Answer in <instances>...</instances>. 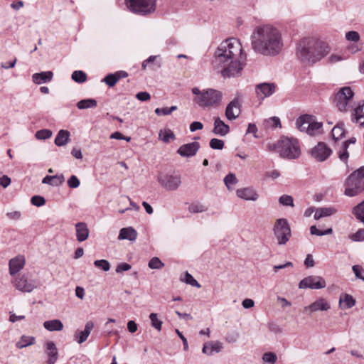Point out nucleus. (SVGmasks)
<instances>
[{
  "label": "nucleus",
  "instance_id": "obj_46",
  "mask_svg": "<svg viewBox=\"0 0 364 364\" xmlns=\"http://www.w3.org/2000/svg\"><path fill=\"white\" fill-rule=\"evenodd\" d=\"M333 232L332 228H328L326 230H319L316 225H311L310 227V232L311 235H317V236H323L326 235H330Z\"/></svg>",
  "mask_w": 364,
  "mask_h": 364
},
{
  "label": "nucleus",
  "instance_id": "obj_27",
  "mask_svg": "<svg viewBox=\"0 0 364 364\" xmlns=\"http://www.w3.org/2000/svg\"><path fill=\"white\" fill-rule=\"evenodd\" d=\"M53 73L51 71L41 72L40 73H35L33 75L32 78L34 83L40 85L46 83L52 80Z\"/></svg>",
  "mask_w": 364,
  "mask_h": 364
},
{
  "label": "nucleus",
  "instance_id": "obj_13",
  "mask_svg": "<svg viewBox=\"0 0 364 364\" xmlns=\"http://www.w3.org/2000/svg\"><path fill=\"white\" fill-rule=\"evenodd\" d=\"M326 286L323 278L319 276H309L304 278L299 284V289H320Z\"/></svg>",
  "mask_w": 364,
  "mask_h": 364
},
{
  "label": "nucleus",
  "instance_id": "obj_58",
  "mask_svg": "<svg viewBox=\"0 0 364 364\" xmlns=\"http://www.w3.org/2000/svg\"><path fill=\"white\" fill-rule=\"evenodd\" d=\"M6 216L10 220H18L21 218V213L18 210H14L7 213Z\"/></svg>",
  "mask_w": 364,
  "mask_h": 364
},
{
  "label": "nucleus",
  "instance_id": "obj_37",
  "mask_svg": "<svg viewBox=\"0 0 364 364\" xmlns=\"http://www.w3.org/2000/svg\"><path fill=\"white\" fill-rule=\"evenodd\" d=\"M364 101L359 102L358 105L354 109L353 113V121L359 122L361 118L364 117L363 111Z\"/></svg>",
  "mask_w": 364,
  "mask_h": 364
},
{
  "label": "nucleus",
  "instance_id": "obj_2",
  "mask_svg": "<svg viewBox=\"0 0 364 364\" xmlns=\"http://www.w3.org/2000/svg\"><path fill=\"white\" fill-rule=\"evenodd\" d=\"M251 46L257 53L268 57L277 56L284 46L282 33L272 25L257 26L251 35Z\"/></svg>",
  "mask_w": 364,
  "mask_h": 364
},
{
  "label": "nucleus",
  "instance_id": "obj_40",
  "mask_svg": "<svg viewBox=\"0 0 364 364\" xmlns=\"http://www.w3.org/2000/svg\"><path fill=\"white\" fill-rule=\"evenodd\" d=\"M181 280L192 287L200 288L201 285L194 279V277L189 274L188 272H186L184 274V277L181 278Z\"/></svg>",
  "mask_w": 364,
  "mask_h": 364
},
{
  "label": "nucleus",
  "instance_id": "obj_20",
  "mask_svg": "<svg viewBox=\"0 0 364 364\" xmlns=\"http://www.w3.org/2000/svg\"><path fill=\"white\" fill-rule=\"evenodd\" d=\"M128 76V73L126 71L119 70L114 73L107 75L102 80V82L106 83L109 87H114L117 82L122 78H125Z\"/></svg>",
  "mask_w": 364,
  "mask_h": 364
},
{
  "label": "nucleus",
  "instance_id": "obj_21",
  "mask_svg": "<svg viewBox=\"0 0 364 364\" xmlns=\"http://www.w3.org/2000/svg\"><path fill=\"white\" fill-rule=\"evenodd\" d=\"M236 194L237 197L246 200L255 201L259 198L257 191L251 187L237 189Z\"/></svg>",
  "mask_w": 364,
  "mask_h": 364
},
{
  "label": "nucleus",
  "instance_id": "obj_39",
  "mask_svg": "<svg viewBox=\"0 0 364 364\" xmlns=\"http://www.w3.org/2000/svg\"><path fill=\"white\" fill-rule=\"evenodd\" d=\"M237 181L235 174L232 173H228L224 178V183L228 190L232 189L233 186L237 183Z\"/></svg>",
  "mask_w": 364,
  "mask_h": 364
},
{
  "label": "nucleus",
  "instance_id": "obj_50",
  "mask_svg": "<svg viewBox=\"0 0 364 364\" xmlns=\"http://www.w3.org/2000/svg\"><path fill=\"white\" fill-rule=\"evenodd\" d=\"M279 202L282 205L285 206H294V200L291 196L283 195L279 197Z\"/></svg>",
  "mask_w": 364,
  "mask_h": 364
},
{
  "label": "nucleus",
  "instance_id": "obj_36",
  "mask_svg": "<svg viewBox=\"0 0 364 364\" xmlns=\"http://www.w3.org/2000/svg\"><path fill=\"white\" fill-rule=\"evenodd\" d=\"M97 102L95 99H84L77 103V107L80 109L96 107Z\"/></svg>",
  "mask_w": 364,
  "mask_h": 364
},
{
  "label": "nucleus",
  "instance_id": "obj_33",
  "mask_svg": "<svg viewBox=\"0 0 364 364\" xmlns=\"http://www.w3.org/2000/svg\"><path fill=\"white\" fill-rule=\"evenodd\" d=\"M70 137V133L68 131L61 129L58 132L55 139V144L58 146H62L68 143Z\"/></svg>",
  "mask_w": 364,
  "mask_h": 364
},
{
  "label": "nucleus",
  "instance_id": "obj_18",
  "mask_svg": "<svg viewBox=\"0 0 364 364\" xmlns=\"http://www.w3.org/2000/svg\"><path fill=\"white\" fill-rule=\"evenodd\" d=\"M255 92L259 100L269 97L275 92V86L272 83H261L256 86Z\"/></svg>",
  "mask_w": 364,
  "mask_h": 364
},
{
  "label": "nucleus",
  "instance_id": "obj_45",
  "mask_svg": "<svg viewBox=\"0 0 364 364\" xmlns=\"http://www.w3.org/2000/svg\"><path fill=\"white\" fill-rule=\"evenodd\" d=\"M148 266L150 269H159L164 266V264L159 257H154L149 260Z\"/></svg>",
  "mask_w": 364,
  "mask_h": 364
},
{
  "label": "nucleus",
  "instance_id": "obj_4",
  "mask_svg": "<svg viewBox=\"0 0 364 364\" xmlns=\"http://www.w3.org/2000/svg\"><path fill=\"white\" fill-rule=\"evenodd\" d=\"M267 149L270 151L278 152L282 158L295 159L301 155V149L297 139L282 136L276 143H269Z\"/></svg>",
  "mask_w": 364,
  "mask_h": 364
},
{
  "label": "nucleus",
  "instance_id": "obj_42",
  "mask_svg": "<svg viewBox=\"0 0 364 364\" xmlns=\"http://www.w3.org/2000/svg\"><path fill=\"white\" fill-rule=\"evenodd\" d=\"M159 138L164 142L168 143L175 139V134L171 129H165L159 134Z\"/></svg>",
  "mask_w": 364,
  "mask_h": 364
},
{
  "label": "nucleus",
  "instance_id": "obj_15",
  "mask_svg": "<svg viewBox=\"0 0 364 364\" xmlns=\"http://www.w3.org/2000/svg\"><path fill=\"white\" fill-rule=\"evenodd\" d=\"M241 102L238 97L234 98L225 108V115L230 121L236 119L241 113Z\"/></svg>",
  "mask_w": 364,
  "mask_h": 364
},
{
  "label": "nucleus",
  "instance_id": "obj_19",
  "mask_svg": "<svg viewBox=\"0 0 364 364\" xmlns=\"http://www.w3.org/2000/svg\"><path fill=\"white\" fill-rule=\"evenodd\" d=\"M26 259L24 256L18 255L9 260V274L11 276L19 272L25 266Z\"/></svg>",
  "mask_w": 364,
  "mask_h": 364
},
{
  "label": "nucleus",
  "instance_id": "obj_29",
  "mask_svg": "<svg viewBox=\"0 0 364 364\" xmlns=\"http://www.w3.org/2000/svg\"><path fill=\"white\" fill-rule=\"evenodd\" d=\"M356 141V139L355 137H351L348 140L345 141L343 142L342 146L341 148V150L338 153V157L341 161L346 162L349 154L348 152V147L350 144H355Z\"/></svg>",
  "mask_w": 364,
  "mask_h": 364
},
{
  "label": "nucleus",
  "instance_id": "obj_55",
  "mask_svg": "<svg viewBox=\"0 0 364 364\" xmlns=\"http://www.w3.org/2000/svg\"><path fill=\"white\" fill-rule=\"evenodd\" d=\"M80 180L77 178L76 176H72L68 180V185L71 188H76L80 186Z\"/></svg>",
  "mask_w": 364,
  "mask_h": 364
},
{
  "label": "nucleus",
  "instance_id": "obj_28",
  "mask_svg": "<svg viewBox=\"0 0 364 364\" xmlns=\"http://www.w3.org/2000/svg\"><path fill=\"white\" fill-rule=\"evenodd\" d=\"M93 327H94V323L92 321H87L85 323L84 330L80 331L76 336L77 341L79 344L84 343L87 339Z\"/></svg>",
  "mask_w": 364,
  "mask_h": 364
},
{
  "label": "nucleus",
  "instance_id": "obj_52",
  "mask_svg": "<svg viewBox=\"0 0 364 364\" xmlns=\"http://www.w3.org/2000/svg\"><path fill=\"white\" fill-rule=\"evenodd\" d=\"M31 203L33 205L41 207L46 204V200L43 196H34L31 198Z\"/></svg>",
  "mask_w": 364,
  "mask_h": 364
},
{
  "label": "nucleus",
  "instance_id": "obj_41",
  "mask_svg": "<svg viewBox=\"0 0 364 364\" xmlns=\"http://www.w3.org/2000/svg\"><path fill=\"white\" fill-rule=\"evenodd\" d=\"M72 80L78 83H82L86 81L87 75L82 70H75L72 73Z\"/></svg>",
  "mask_w": 364,
  "mask_h": 364
},
{
  "label": "nucleus",
  "instance_id": "obj_25",
  "mask_svg": "<svg viewBox=\"0 0 364 364\" xmlns=\"http://www.w3.org/2000/svg\"><path fill=\"white\" fill-rule=\"evenodd\" d=\"M223 348V344L220 341L208 342L204 343L202 352L211 355L214 352L219 353Z\"/></svg>",
  "mask_w": 364,
  "mask_h": 364
},
{
  "label": "nucleus",
  "instance_id": "obj_9",
  "mask_svg": "<svg viewBox=\"0 0 364 364\" xmlns=\"http://www.w3.org/2000/svg\"><path fill=\"white\" fill-rule=\"evenodd\" d=\"M160 186L168 191L178 189L181 185V176L175 171L161 173L157 177Z\"/></svg>",
  "mask_w": 364,
  "mask_h": 364
},
{
  "label": "nucleus",
  "instance_id": "obj_62",
  "mask_svg": "<svg viewBox=\"0 0 364 364\" xmlns=\"http://www.w3.org/2000/svg\"><path fill=\"white\" fill-rule=\"evenodd\" d=\"M176 333L181 338V341H183V349L185 350H187L188 349V344L187 339L178 329H176Z\"/></svg>",
  "mask_w": 364,
  "mask_h": 364
},
{
  "label": "nucleus",
  "instance_id": "obj_16",
  "mask_svg": "<svg viewBox=\"0 0 364 364\" xmlns=\"http://www.w3.org/2000/svg\"><path fill=\"white\" fill-rule=\"evenodd\" d=\"M331 309L330 303L324 298H318L310 305L304 307V311L314 313L316 311H327Z\"/></svg>",
  "mask_w": 364,
  "mask_h": 364
},
{
  "label": "nucleus",
  "instance_id": "obj_26",
  "mask_svg": "<svg viewBox=\"0 0 364 364\" xmlns=\"http://www.w3.org/2000/svg\"><path fill=\"white\" fill-rule=\"evenodd\" d=\"M137 237L136 231L132 227L123 228L119 230V240L134 241Z\"/></svg>",
  "mask_w": 364,
  "mask_h": 364
},
{
  "label": "nucleus",
  "instance_id": "obj_22",
  "mask_svg": "<svg viewBox=\"0 0 364 364\" xmlns=\"http://www.w3.org/2000/svg\"><path fill=\"white\" fill-rule=\"evenodd\" d=\"M76 238L80 242L85 241L90 234L87 225L84 222H80L75 224Z\"/></svg>",
  "mask_w": 364,
  "mask_h": 364
},
{
  "label": "nucleus",
  "instance_id": "obj_7",
  "mask_svg": "<svg viewBox=\"0 0 364 364\" xmlns=\"http://www.w3.org/2000/svg\"><path fill=\"white\" fill-rule=\"evenodd\" d=\"M296 128L311 136H318L323 132V123L315 120V117L309 114L299 117L296 121Z\"/></svg>",
  "mask_w": 364,
  "mask_h": 364
},
{
  "label": "nucleus",
  "instance_id": "obj_34",
  "mask_svg": "<svg viewBox=\"0 0 364 364\" xmlns=\"http://www.w3.org/2000/svg\"><path fill=\"white\" fill-rule=\"evenodd\" d=\"M336 213V210L332 208H319L316 209L314 219L319 220L323 217L330 216Z\"/></svg>",
  "mask_w": 364,
  "mask_h": 364
},
{
  "label": "nucleus",
  "instance_id": "obj_17",
  "mask_svg": "<svg viewBox=\"0 0 364 364\" xmlns=\"http://www.w3.org/2000/svg\"><path fill=\"white\" fill-rule=\"evenodd\" d=\"M200 148V144L197 141L188 143L181 146L177 153L182 157H192L196 154Z\"/></svg>",
  "mask_w": 364,
  "mask_h": 364
},
{
  "label": "nucleus",
  "instance_id": "obj_64",
  "mask_svg": "<svg viewBox=\"0 0 364 364\" xmlns=\"http://www.w3.org/2000/svg\"><path fill=\"white\" fill-rule=\"evenodd\" d=\"M257 132V128L256 125L255 124L250 123L248 124V127H247L246 134L252 133L254 134V136L255 138H257V136L256 134Z\"/></svg>",
  "mask_w": 364,
  "mask_h": 364
},
{
  "label": "nucleus",
  "instance_id": "obj_5",
  "mask_svg": "<svg viewBox=\"0 0 364 364\" xmlns=\"http://www.w3.org/2000/svg\"><path fill=\"white\" fill-rule=\"evenodd\" d=\"M192 93L196 95L193 101L201 107H218L223 98V93L213 88L200 90L198 87H193Z\"/></svg>",
  "mask_w": 364,
  "mask_h": 364
},
{
  "label": "nucleus",
  "instance_id": "obj_48",
  "mask_svg": "<svg viewBox=\"0 0 364 364\" xmlns=\"http://www.w3.org/2000/svg\"><path fill=\"white\" fill-rule=\"evenodd\" d=\"M262 360L265 363L274 364L277 362V357L274 353L267 352L263 354Z\"/></svg>",
  "mask_w": 364,
  "mask_h": 364
},
{
  "label": "nucleus",
  "instance_id": "obj_61",
  "mask_svg": "<svg viewBox=\"0 0 364 364\" xmlns=\"http://www.w3.org/2000/svg\"><path fill=\"white\" fill-rule=\"evenodd\" d=\"M203 128V125L200 122H193L190 125V131L191 132H196L197 130H200Z\"/></svg>",
  "mask_w": 364,
  "mask_h": 364
},
{
  "label": "nucleus",
  "instance_id": "obj_35",
  "mask_svg": "<svg viewBox=\"0 0 364 364\" xmlns=\"http://www.w3.org/2000/svg\"><path fill=\"white\" fill-rule=\"evenodd\" d=\"M352 213L355 218L364 225V200L355 205Z\"/></svg>",
  "mask_w": 364,
  "mask_h": 364
},
{
  "label": "nucleus",
  "instance_id": "obj_10",
  "mask_svg": "<svg viewBox=\"0 0 364 364\" xmlns=\"http://www.w3.org/2000/svg\"><path fill=\"white\" fill-rule=\"evenodd\" d=\"M273 232L279 245H285L291 237V228L288 221L284 218L277 220Z\"/></svg>",
  "mask_w": 364,
  "mask_h": 364
},
{
  "label": "nucleus",
  "instance_id": "obj_11",
  "mask_svg": "<svg viewBox=\"0 0 364 364\" xmlns=\"http://www.w3.org/2000/svg\"><path fill=\"white\" fill-rule=\"evenodd\" d=\"M354 95L350 87H344L340 89L336 93L334 102L335 104L341 112H346L348 110V105Z\"/></svg>",
  "mask_w": 364,
  "mask_h": 364
},
{
  "label": "nucleus",
  "instance_id": "obj_14",
  "mask_svg": "<svg viewBox=\"0 0 364 364\" xmlns=\"http://www.w3.org/2000/svg\"><path fill=\"white\" fill-rule=\"evenodd\" d=\"M312 157L317 161H326L332 154V150L324 142H318L311 151Z\"/></svg>",
  "mask_w": 364,
  "mask_h": 364
},
{
  "label": "nucleus",
  "instance_id": "obj_56",
  "mask_svg": "<svg viewBox=\"0 0 364 364\" xmlns=\"http://www.w3.org/2000/svg\"><path fill=\"white\" fill-rule=\"evenodd\" d=\"M352 269L358 279H360L364 282V276L362 275L363 272V269L360 265H353Z\"/></svg>",
  "mask_w": 364,
  "mask_h": 364
},
{
  "label": "nucleus",
  "instance_id": "obj_1",
  "mask_svg": "<svg viewBox=\"0 0 364 364\" xmlns=\"http://www.w3.org/2000/svg\"><path fill=\"white\" fill-rule=\"evenodd\" d=\"M245 60L246 54L243 53L240 41L232 38L218 46L213 55V65L220 69L224 77H235L241 74Z\"/></svg>",
  "mask_w": 364,
  "mask_h": 364
},
{
  "label": "nucleus",
  "instance_id": "obj_8",
  "mask_svg": "<svg viewBox=\"0 0 364 364\" xmlns=\"http://www.w3.org/2000/svg\"><path fill=\"white\" fill-rule=\"evenodd\" d=\"M156 0H125L127 7L132 13L146 15L156 9Z\"/></svg>",
  "mask_w": 364,
  "mask_h": 364
},
{
  "label": "nucleus",
  "instance_id": "obj_24",
  "mask_svg": "<svg viewBox=\"0 0 364 364\" xmlns=\"http://www.w3.org/2000/svg\"><path fill=\"white\" fill-rule=\"evenodd\" d=\"M46 353L48 356V360L47 363L48 364H54L56 362V360H58V349L56 348V346L53 341H50L46 343Z\"/></svg>",
  "mask_w": 364,
  "mask_h": 364
},
{
  "label": "nucleus",
  "instance_id": "obj_44",
  "mask_svg": "<svg viewBox=\"0 0 364 364\" xmlns=\"http://www.w3.org/2000/svg\"><path fill=\"white\" fill-rule=\"evenodd\" d=\"M52 132L50 129H41L36 132L35 136L39 140H46L51 137Z\"/></svg>",
  "mask_w": 364,
  "mask_h": 364
},
{
  "label": "nucleus",
  "instance_id": "obj_32",
  "mask_svg": "<svg viewBox=\"0 0 364 364\" xmlns=\"http://www.w3.org/2000/svg\"><path fill=\"white\" fill-rule=\"evenodd\" d=\"M346 130L344 128V124L343 122H338L331 131V135L333 139L337 141L340 139L345 136Z\"/></svg>",
  "mask_w": 364,
  "mask_h": 364
},
{
  "label": "nucleus",
  "instance_id": "obj_30",
  "mask_svg": "<svg viewBox=\"0 0 364 364\" xmlns=\"http://www.w3.org/2000/svg\"><path fill=\"white\" fill-rule=\"evenodd\" d=\"M43 327L49 331H60L63 329V324L59 319L46 321L43 323Z\"/></svg>",
  "mask_w": 364,
  "mask_h": 364
},
{
  "label": "nucleus",
  "instance_id": "obj_54",
  "mask_svg": "<svg viewBox=\"0 0 364 364\" xmlns=\"http://www.w3.org/2000/svg\"><path fill=\"white\" fill-rule=\"evenodd\" d=\"M350 238L356 242L364 240V229H359L355 233L351 235Z\"/></svg>",
  "mask_w": 364,
  "mask_h": 364
},
{
  "label": "nucleus",
  "instance_id": "obj_60",
  "mask_svg": "<svg viewBox=\"0 0 364 364\" xmlns=\"http://www.w3.org/2000/svg\"><path fill=\"white\" fill-rule=\"evenodd\" d=\"M11 180L8 176L4 175L0 176V185L3 188H7L11 184Z\"/></svg>",
  "mask_w": 364,
  "mask_h": 364
},
{
  "label": "nucleus",
  "instance_id": "obj_53",
  "mask_svg": "<svg viewBox=\"0 0 364 364\" xmlns=\"http://www.w3.org/2000/svg\"><path fill=\"white\" fill-rule=\"evenodd\" d=\"M346 38L349 41L358 42L360 40V35L357 31H351L346 33Z\"/></svg>",
  "mask_w": 364,
  "mask_h": 364
},
{
  "label": "nucleus",
  "instance_id": "obj_63",
  "mask_svg": "<svg viewBox=\"0 0 364 364\" xmlns=\"http://www.w3.org/2000/svg\"><path fill=\"white\" fill-rule=\"evenodd\" d=\"M53 186H59L60 184H62L64 181H65V178L63 176V175H55V176H53Z\"/></svg>",
  "mask_w": 364,
  "mask_h": 364
},
{
  "label": "nucleus",
  "instance_id": "obj_12",
  "mask_svg": "<svg viewBox=\"0 0 364 364\" xmlns=\"http://www.w3.org/2000/svg\"><path fill=\"white\" fill-rule=\"evenodd\" d=\"M12 283L16 289L22 292L30 293L37 287L36 281L28 274L17 276Z\"/></svg>",
  "mask_w": 364,
  "mask_h": 364
},
{
  "label": "nucleus",
  "instance_id": "obj_47",
  "mask_svg": "<svg viewBox=\"0 0 364 364\" xmlns=\"http://www.w3.org/2000/svg\"><path fill=\"white\" fill-rule=\"evenodd\" d=\"M149 318L151 320V326L160 331L161 330L162 321L158 319L157 314L156 313H151Z\"/></svg>",
  "mask_w": 364,
  "mask_h": 364
},
{
  "label": "nucleus",
  "instance_id": "obj_49",
  "mask_svg": "<svg viewBox=\"0 0 364 364\" xmlns=\"http://www.w3.org/2000/svg\"><path fill=\"white\" fill-rule=\"evenodd\" d=\"M94 265L96 267L100 268L105 272H107V271L109 270V269H110L109 262L106 259L95 260L94 262Z\"/></svg>",
  "mask_w": 364,
  "mask_h": 364
},
{
  "label": "nucleus",
  "instance_id": "obj_59",
  "mask_svg": "<svg viewBox=\"0 0 364 364\" xmlns=\"http://www.w3.org/2000/svg\"><path fill=\"white\" fill-rule=\"evenodd\" d=\"M136 97L137 100L144 102L150 100L151 95L147 92H139L136 95Z\"/></svg>",
  "mask_w": 364,
  "mask_h": 364
},
{
  "label": "nucleus",
  "instance_id": "obj_6",
  "mask_svg": "<svg viewBox=\"0 0 364 364\" xmlns=\"http://www.w3.org/2000/svg\"><path fill=\"white\" fill-rule=\"evenodd\" d=\"M345 195L353 197L364 191V166L353 171L346 181Z\"/></svg>",
  "mask_w": 364,
  "mask_h": 364
},
{
  "label": "nucleus",
  "instance_id": "obj_31",
  "mask_svg": "<svg viewBox=\"0 0 364 364\" xmlns=\"http://www.w3.org/2000/svg\"><path fill=\"white\" fill-rule=\"evenodd\" d=\"M355 304L353 297L348 294H343L339 299V306L341 309H350Z\"/></svg>",
  "mask_w": 364,
  "mask_h": 364
},
{
  "label": "nucleus",
  "instance_id": "obj_38",
  "mask_svg": "<svg viewBox=\"0 0 364 364\" xmlns=\"http://www.w3.org/2000/svg\"><path fill=\"white\" fill-rule=\"evenodd\" d=\"M35 338L33 336H22L20 340L16 343V347L19 349L33 345Z\"/></svg>",
  "mask_w": 364,
  "mask_h": 364
},
{
  "label": "nucleus",
  "instance_id": "obj_43",
  "mask_svg": "<svg viewBox=\"0 0 364 364\" xmlns=\"http://www.w3.org/2000/svg\"><path fill=\"white\" fill-rule=\"evenodd\" d=\"M207 210V208L201 203H192L188 207V211L191 213H199Z\"/></svg>",
  "mask_w": 364,
  "mask_h": 364
},
{
  "label": "nucleus",
  "instance_id": "obj_57",
  "mask_svg": "<svg viewBox=\"0 0 364 364\" xmlns=\"http://www.w3.org/2000/svg\"><path fill=\"white\" fill-rule=\"evenodd\" d=\"M131 268L132 266L126 262H122L117 265L116 268V272L122 273L123 272L129 271V269H131Z\"/></svg>",
  "mask_w": 364,
  "mask_h": 364
},
{
  "label": "nucleus",
  "instance_id": "obj_23",
  "mask_svg": "<svg viewBox=\"0 0 364 364\" xmlns=\"http://www.w3.org/2000/svg\"><path fill=\"white\" fill-rule=\"evenodd\" d=\"M213 133L219 136H225L230 132V127L220 117L214 119Z\"/></svg>",
  "mask_w": 364,
  "mask_h": 364
},
{
  "label": "nucleus",
  "instance_id": "obj_3",
  "mask_svg": "<svg viewBox=\"0 0 364 364\" xmlns=\"http://www.w3.org/2000/svg\"><path fill=\"white\" fill-rule=\"evenodd\" d=\"M329 52L328 45L314 38H304L296 48V56L305 65H313L319 61Z\"/></svg>",
  "mask_w": 364,
  "mask_h": 364
},
{
  "label": "nucleus",
  "instance_id": "obj_51",
  "mask_svg": "<svg viewBox=\"0 0 364 364\" xmlns=\"http://www.w3.org/2000/svg\"><path fill=\"white\" fill-rule=\"evenodd\" d=\"M224 144L222 139L213 138L210 141V146L213 149L221 150L223 149Z\"/></svg>",
  "mask_w": 364,
  "mask_h": 364
}]
</instances>
